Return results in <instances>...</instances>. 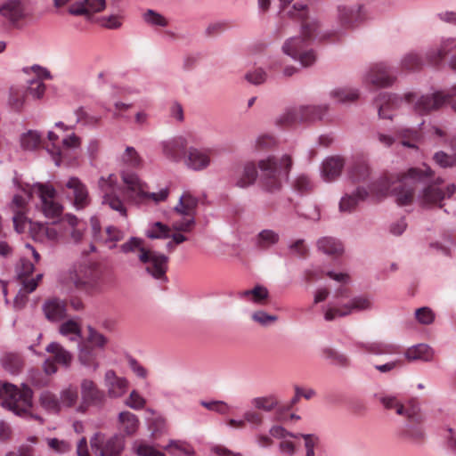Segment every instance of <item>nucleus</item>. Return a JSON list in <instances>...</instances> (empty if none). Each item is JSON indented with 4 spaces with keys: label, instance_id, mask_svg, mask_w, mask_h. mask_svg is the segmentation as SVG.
I'll use <instances>...</instances> for the list:
<instances>
[{
    "label": "nucleus",
    "instance_id": "1",
    "mask_svg": "<svg viewBox=\"0 0 456 456\" xmlns=\"http://www.w3.org/2000/svg\"><path fill=\"white\" fill-rule=\"evenodd\" d=\"M18 192L13 196L10 208L13 212L12 221L17 232H25L28 227L26 216L28 204L31 199L32 193H36L39 198L38 208L47 219H55L60 217L63 212V206L57 200V191L54 187L49 183H21L14 179Z\"/></svg>",
    "mask_w": 456,
    "mask_h": 456
},
{
    "label": "nucleus",
    "instance_id": "2",
    "mask_svg": "<svg viewBox=\"0 0 456 456\" xmlns=\"http://www.w3.org/2000/svg\"><path fill=\"white\" fill-rule=\"evenodd\" d=\"M430 172L429 167L423 166L420 168L411 167L400 173L386 174L371 181L373 198L380 200L393 192L399 205L407 206L412 202L414 193L412 189L406 186L429 176Z\"/></svg>",
    "mask_w": 456,
    "mask_h": 456
},
{
    "label": "nucleus",
    "instance_id": "3",
    "mask_svg": "<svg viewBox=\"0 0 456 456\" xmlns=\"http://www.w3.org/2000/svg\"><path fill=\"white\" fill-rule=\"evenodd\" d=\"M300 25V36L288 38L281 46L282 53L302 67L312 66L316 61L315 52L309 42L319 36L320 24L315 19L297 22Z\"/></svg>",
    "mask_w": 456,
    "mask_h": 456
},
{
    "label": "nucleus",
    "instance_id": "4",
    "mask_svg": "<svg viewBox=\"0 0 456 456\" xmlns=\"http://www.w3.org/2000/svg\"><path fill=\"white\" fill-rule=\"evenodd\" d=\"M120 252L125 255L136 254L138 260L144 265L145 271L154 279L166 281L168 257L161 253L152 251L145 247L144 240L130 237L120 245Z\"/></svg>",
    "mask_w": 456,
    "mask_h": 456
},
{
    "label": "nucleus",
    "instance_id": "5",
    "mask_svg": "<svg viewBox=\"0 0 456 456\" xmlns=\"http://www.w3.org/2000/svg\"><path fill=\"white\" fill-rule=\"evenodd\" d=\"M293 159L288 152L268 155L258 161L264 187L270 191L280 188L287 179L292 167Z\"/></svg>",
    "mask_w": 456,
    "mask_h": 456
},
{
    "label": "nucleus",
    "instance_id": "6",
    "mask_svg": "<svg viewBox=\"0 0 456 456\" xmlns=\"http://www.w3.org/2000/svg\"><path fill=\"white\" fill-rule=\"evenodd\" d=\"M383 407L390 413L403 416L408 420L416 423L409 425L403 432V438L414 444L425 441L426 435L422 426L423 416L417 401H382Z\"/></svg>",
    "mask_w": 456,
    "mask_h": 456
},
{
    "label": "nucleus",
    "instance_id": "7",
    "mask_svg": "<svg viewBox=\"0 0 456 456\" xmlns=\"http://www.w3.org/2000/svg\"><path fill=\"white\" fill-rule=\"evenodd\" d=\"M47 138L50 143L47 144L46 150L51 154L55 165H70L75 159L73 152L81 146L80 137L73 132L63 135L54 131H49Z\"/></svg>",
    "mask_w": 456,
    "mask_h": 456
},
{
    "label": "nucleus",
    "instance_id": "8",
    "mask_svg": "<svg viewBox=\"0 0 456 456\" xmlns=\"http://www.w3.org/2000/svg\"><path fill=\"white\" fill-rule=\"evenodd\" d=\"M373 305V299L370 297H349L346 292H341L324 310V318L327 321H332L355 312L370 311Z\"/></svg>",
    "mask_w": 456,
    "mask_h": 456
},
{
    "label": "nucleus",
    "instance_id": "9",
    "mask_svg": "<svg viewBox=\"0 0 456 456\" xmlns=\"http://www.w3.org/2000/svg\"><path fill=\"white\" fill-rule=\"evenodd\" d=\"M199 205V198L189 191H183L173 212L179 218H171V226L174 232H190L196 222L195 216Z\"/></svg>",
    "mask_w": 456,
    "mask_h": 456
},
{
    "label": "nucleus",
    "instance_id": "10",
    "mask_svg": "<svg viewBox=\"0 0 456 456\" xmlns=\"http://www.w3.org/2000/svg\"><path fill=\"white\" fill-rule=\"evenodd\" d=\"M98 187L102 196V205L108 206L112 210L118 212L121 216H126V208L123 200L118 195L120 187L118 176L110 174L107 176H101L98 181Z\"/></svg>",
    "mask_w": 456,
    "mask_h": 456
},
{
    "label": "nucleus",
    "instance_id": "11",
    "mask_svg": "<svg viewBox=\"0 0 456 456\" xmlns=\"http://www.w3.org/2000/svg\"><path fill=\"white\" fill-rule=\"evenodd\" d=\"M453 96H456V86L452 87L447 94L443 92H436L426 95L409 94L406 95V101L414 105L416 112L424 115L440 108L446 102L447 99Z\"/></svg>",
    "mask_w": 456,
    "mask_h": 456
},
{
    "label": "nucleus",
    "instance_id": "12",
    "mask_svg": "<svg viewBox=\"0 0 456 456\" xmlns=\"http://www.w3.org/2000/svg\"><path fill=\"white\" fill-rule=\"evenodd\" d=\"M395 77V71L389 65L379 62L371 65L364 72L362 82L375 87H388L394 84Z\"/></svg>",
    "mask_w": 456,
    "mask_h": 456
},
{
    "label": "nucleus",
    "instance_id": "13",
    "mask_svg": "<svg viewBox=\"0 0 456 456\" xmlns=\"http://www.w3.org/2000/svg\"><path fill=\"white\" fill-rule=\"evenodd\" d=\"M91 448L97 456H120L125 441L119 436H113L109 438L101 434H95L90 440Z\"/></svg>",
    "mask_w": 456,
    "mask_h": 456
},
{
    "label": "nucleus",
    "instance_id": "14",
    "mask_svg": "<svg viewBox=\"0 0 456 456\" xmlns=\"http://www.w3.org/2000/svg\"><path fill=\"white\" fill-rule=\"evenodd\" d=\"M184 167L193 172L208 169L212 164L210 149L191 146L183 155Z\"/></svg>",
    "mask_w": 456,
    "mask_h": 456
},
{
    "label": "nucleus",
    "instance_id": "15",
    "mask_svg": "<svg viewBox=\"0 0 456 456\" xmlns=\"http://www.w3.org/2000/svg\"><path fill=\"white\" fill-rule=\"evenodd\" d=\"M455 191L456 186L452 183L441 185L435 183L425 187L419 192L418 200L423 207L436 206L446 197H451Z\"/></svg>",
    "mask_w": 456,
    "mask_h": 456
},
{
    "label": "nucleus",
    "instance_id": "16",
    "mask_svg": "<svg viewBox=\"0 0 456 456\" xmlns=\"http://www.w3.org/2000/svg\"><path fill=\"white\" fill-rule=\"evenodd\" d=\"M327 111L326 106L307 105L288 109L281 116V122L292 123L321 118Z\"/></svg>",
    "mask_w": 456,
    "mask_h": 456
},
{
    "label": "nucleus",
    "instance_id": "17",
    "mask_svg": "<svg viewBox=\"0 0 456 456\" xmlns=\"http://www.w3.org/2000/svg\"><path fill=\"white\" fill-rule=\"evenodd\" d=\"M452 52H456V37H443L426 51L425 61L430 65H437Z\"/></svg>",
    "mask_w": 456,
    "mask_h": 456
},
{
    "label": "nucleus",
    "instance_id": "18",
    "mask_svg": "<svg viewBox=\"0 0 456 456\" xmlns=\"http://www.w3.org/2000/svg\"><path fill=\"white\" fill-rule=\"evenodd\" d=\"M293 401H256V407L265 411H274L278 421L298 419L299 417L291 412Z\"/></svg>",
    "mask_w": 456,
    "mask_h": 456
},
{
    "label": "nucleus",
    "instance_id": "19",
    "mask_svg": "<svg viewBox=\"0 0 456 456\" xmlns=\"http://www.w3.org/2000/svg\"><path fill=\"white\" fill-rule=\"evenodd\" d=\"M0 16L11 25L18 27L28 12L21 0H5L0 4Z\"/></svg>",
    "mask_w": 456,
    "mask_h": 456
},
{
    "label": "nucleus",
    "instance_id": "20",
    "mask_svg": "<svg viewBox=\"0 0 456 456\" xmlns=\"http://www.w3.org/2000/svg\"><path fill=\"white\" fill-rule=\"evenodd\" d=\"M188 141L184 136H175L161 142L160 149L163 156L169 161L178 163L183 160L182 153L187 150Z\"/></svg>",
    "mask_w": 456,
    "mask_h": 456
},
{
    "label": "nucleus",
    "instance_id": "21",
    "mask_svg": "<svg viewBox=\"0 0 456 456\" xmlns=\"http://www.w3.org/2000/svg\"><path fill=\"white\" fill-rule=\"evenodd\" d=\"M280 16L281 19H288L292 23L310 20L308 17V8L302 3H293V0H279Z\"/></svg>",
    "mask_w": 456,
    "mask_h": 456
},
{
    "label": "nucleus",
    "instance_id": "22",
    "mask_svg": "<svg viewBox=\"0 0 456 456\" xmlns=\"http://www.w3.org/2000/svg\"><path fill=\"white\" fill-rule=\"evenodd\" d=\"M103 385L110 397L119 398L127 393L129 381L125 377L118 376L113 370H108L104 373Z\"/></svg>",
    "mask_w": 456,
    "mask_h": 456
},
{
    "label": "nucleus",
    "instance_id": "23",
    "mask_svg": "<svg viewBox=\"0 0 456 456\" xmlns=\"http://www.w3.org/2000/svg\"><path fill=\"white\" fill-rule=\"evenodd\" d=\"M29 232L35 240L41 242L51 241L53 243L61 242V233L53 224H42L37 222L28 221Z\"/></svg>",
    "mask_w": 456,
    "mask_h": 456
},
{
    "label": "nucleus",
    "instance_id": "24",
    "mask_svg": "<svg viewBox=\"0 0 456 456\" xmlns=\"http://www.w3.org/2000/svg\"><path fill=\"white\" fill-rule=\"evenodd\" d=\"M106 8V0H81L69 7V12L75 16H90L102 12Z\"/></svg>",
    "mask_w": 456,
    "mask_h": 456
},
{
    "label": "nucleus",
    "instance_id": "25",
    "mask_svg": "<svg viewBox=\"0 0 456 456\" xmlns=\"http://www.w3.org/2000/svg\"><path fill=\"white\" fill-rule=\"evenodd\" d=\"M372 197L371 193V182L369 183L368 188L358 187L352 194H346L339 201L340 212H351L354 210L360 201Z\"/></svg>",
    "mask_w": 456,
    "mask_h": 456
},
{
    "label": "nucleus",
    "instance_id": "26",
    "mask_svg": "<svg viewBox=\"0 0 456 456\" xmlns=\"http://www.w3.org/2000/svg\"><path fill=\"white\" fill-rule=\"evenodd\" d=\"M270 434L273 437L281 440L279 448L282 453L288 456L294 455L296 445L292 439H297L302 435L290 433L281 426H273L270 429Z\"/></svg>",
    "mask_w": 456,
    "mask_h": 456
},
{
    "label": "nucleus",
    "instance_id": "27",
    "mask_svg": "<svg viewBox=\"0 0 456 456\" xmlns=\"http://www.w3.org/2000/svg\"><path fill=\"white\" fill-rule=\"evenodd\" d=\"M70 190L74 198V206L77 209L84 208L89 204V194L86 186L77 177H69L65 183Z\"/></svg>",
    "mask_w": 456,
    "mask_h": 456
},
{
    "label": "nucleus",
    "instance_id": "28",
    "mask_svg": "<svg viewBox=\"0 0 456 456\" xmlns=\"http://www.w3.org/2000/svg\"><path fill=\"white\" fill-rule=\"evenodd\" d=\"M31 388L21 384L20 387L7 381L0 380V399H31Z\"/></svg>",
    "mask_w": 456,
    "mask_h": 456
},
{
    "label": "nucleus",
    "instance_id": "29",
    "mask_svg": "<svg viewBox=\"0 0 456 456\" xmlns=\"http://www.w3.org/2000/svg\"><path fill=\"white\" fill-rule=\"evenodd\" d=\"M236 297L244 303L263 305L269 297V291L265 286L256 285L252 289L237 292Z\"/></svg>",
    "mask_w": 456,
    "mask_h": 456
},
{
    "label": "nucleus",
    "instance_id": "30",
    "mask_svg": "<svg viewBox=\"0 0 456 456\" xmlns=\"http://www.w3.org/2000/svg\"><path fill=\"white\" fill-rule=\"evenodd\" d=\"M404 357L409 362H428L433 361L435 350L429 345L420 343L408 347L404 352Z\"/></svg>",
    "mask_w": 456,
    "mask_h": 456
},
{
    "label": "nucleus",
    "instance_id": "31",
    "mask_svg": "<svg viewBox=\"0 0 456 456\" xmlns=\"http://www.w3.org/2000/svg\"><path fill=\"white\" fill-rule=\"evenodd\" d=\"M344 167V159L340 156H332L325 159L322 164L321 175L326 182L338 177Z\"/></svg>",
    "mask_w": 456,
    "mask_h": 456
},
{
    "label": "nucleus",
    "instance_id": "32",
    "mask_svg": "<svg viewBox=\"0 0 456 456\" xmlns=\"http://www.w3.org/2000/svg\"><path fill=\"white\" fill-rule=\"evenodd\" d=\"M70 279L77 289H89L93 287L94 277L90 266L79 265L70 273Z\"/></svg>",
    "mask_w": 456,
    "mask_h": 456
},
{
    "label": "nucleus",
    "instance_id": "33",
    "mask_svg": "<svg viewBox=\"0 0 456 456\" xmlns=\"http://www.w3.org/2000/svg\"><path fill=\"white\" fill-rule=\"evenodd\" d=\"M121 177L130 197L141 198L142 194H145L146 184L139 178L137 174L123 171Z\"/></svg>",
    "mask_w": 456,
    "mask_h": 456
},
{
    "label": "nucleus",
    "instance_id": "34",
    "mask_svg": "<svg viewBox=\"0 0 456 456\" xmlns=\"http://www.w3.org/2000/svg\"><path fill=\"white\" fill-rule=\"evenodd\" d=\"M3 408L13 412L15 415L23 418L37 419L34 413L33 401H1Z\"/></svg>",
    "mask_w": 456,
    "mask_h": 456
},
{
    "label": "nucleus",
    "instance_id": "35",
    "mask_svg": "<svg viewBox=\"0 0 456 456\" xmlns=\"http://www.w3.org/2000/svg\"><path fill=\"white\" fill-rule=\"evenodd\" d=\"M64 221L69 228L68 242L79 243L86 229V224L71 214L65 215Z\"/></svg>",
    "mask_w": 456,
    "mask_h": 456
},
{
    "label": "nucleus",
    "instance_id": "36",
    "mask_svg": "<svg viewBox=\"0 0 456 456\" xmlns=\"http://www.w3.org/2000/svg\"><path fill=\"white\" fill-rule=\"evenodd\" d=\"M257 177V169L254 162H247L234 178V185L244 189L252 185Z\"/></svg>",
    "mask_w": 456,
    "mask_h": 456
},
{
    "label": "nucleus",
    "instance_id": "37",
    "mask_svg": "<svg viewBox=\"0 0 456 456\" xmlns=\"http://www.w3.org/2000/svg\"><path fill=\"white\" fill-rule=\"evenodd\" d=\"M338 17L340 22L344 25L352 26L354 23L361 21L364 15L362 7L359 5H339L338 8Z\"/></svg>",
    "mask_w": 456,
    "mask_h": 456
},
{
    "label": "nucleus",
    "instance_id": "38",
    "mask_svg": "<svg viewBox=\"0 0 456 456\" xmlns=\"http://www.w3.org/2000/svg\"><path fill=\"white\" fill-rule=\"evenodd\" d=\"M330 97L338 103H350L359 99L360 91L356 87L338 86L330 92Z\"/></svg>",
    "mask_w": 456,
    "mask_h": 456
},
{
    "label": "nucleus",
    "instance_id": "39",
    "mask_svg": "<svg viewBox=\"0 0 456 456\" xmlns=\"http://www.w3.org/2000/svg\"><path fill=\"white\" fill-rule=\"evenodd\" d=\"M318 249L325 255L338 256L344 252L343 244L332 237H323L317 241Z\"/></svg>",
    "mask_w": 456,
    "mask_h": 456
},
{
    "label": "nucleus",
    "instance_id": "40",
    "mask_svg": "<svg viewBox=\"0 0 456 456\" xmlns=\"http://www.w3.org/2000/svg\"><path fill=\"white\" fill-rule=\"evenodd\" d=\"M44 312L46 318L53 322H57L64 318L66 314V306L63 301L59 299L48 300L44 305Z\"/></svg>",
    "mask_w": 456,
    "mask_h": 456
},
{
    "label": "nucleus",
    "instance_id": "41",
    "mask_svg": "<svg viewBox=\"0 0 456 456\" xmlns=\"http://www.w3.org/2000/svg\"><path fill=\"white\" fill-rule=\"evenodd\" d=\"M120 161L132 168H140L143 165V159L133 146H126L119 157Z\"/></svg>",
    "mask_w": 456,
    "mask_h": 456
},
{
    "label": "nucleus",
    "instance_id": "42",
    "mask_svg": "<svg viewBox=\"0 0 456 456\" xmlns=\"http://www.w3.org/2000/svg\"><path fill=\"white\" fill-rule=\"evenodd\" d=\"M42 143V134L37 130H28L20 136V144L24 151H34Z\"/></svg>",
    "mask_w": 456,
    "mask_h": 456
},
{
    "label": "nucleus",
    "instance_id": "43",
    "mask_svg": "<svg viewBox=\"0 0 456 456\" xmlns=\"http://www.w3.org/2000/svg\"><path fill=\"white\" fill-rule=\"evenodd\" d=\"M60 333L67 338L69 341L80 344L81 328L77 322L69 320L63 322L59 329Z\"/></svg>",
    "mask_w": 456,
    "mask_h": 456
},
{
    "label": "nucleus",
    "instance_id": "44",
    "mask_svg": "<svg viewBox=\"0 0 456 456\" xmlns=\"http://www.w3.org/2000/svg\"><path fill=\"white\" fill-rule=\"evenodd\" d=\"M77 346L79 362L84 367L95 371L100 366L96 354L86 346H81L80 344Z\"/></svg>",
    "mask_w": 456,
    "mask_h": 456
},
{
    "label": "nucleus",
    "instance_id": "45",
    "mask_svg": "<svg viewBox=\"0 0 456 456\" xmlns=\"http://www.w3.org/2000/svg\"><path fill=\"white\" fill-rule=\"evenodd\" d=\"M119 428L127 436L134 435L139 426V420L136 416L129 411H122L118 415Z\"/></svg>",
    "mask_w": 456,
    "mask_h": 456
},
{
    "label": "nucleus",
    "instance_id": "46",
    "mask_svg": "<svg viewBox=\"0 0 456 456\" xmlns=\"http://www.w3.org/2000/svg\"><path fill=\"white\" fill-rule=\"evenodd\" d=\"M45 350L54 355V360L60 364L69 366L72 361V354L57 342L50 343Z\"/></svg>",
    "mask_w": 456,
    "mask_h": 456
},
{
    "label": "nucleus",
    "instance_id": "47",
    "mask_svg": "<svg viewBox=\"0 0 456 456\" xmlns=\"http://www.w3.org/2000/svg\"><path fill=\"white\" fill-rule=\"evenodd\" d=\"M172 226H168L161 222L151 223L145 231V235L150 239H167L170 237Z\"/></svg>",
    "mask_w": 456,
    "mask_h": 456
},
{
    "label": "nucleus",
    "instance_id": "48",
    "mask_svg": "<svg viewBox=\"0 0 456 456\" xmlns=\"http://www.w3.org/2000/svg\"><path fill=\"white\" fill-rule=\"evenodd\" d=\"M163 450L173 456H181L183 454L191 456L194 452L192 447L188 443L181 440H170L163 447Z\"/></svg>",
    "mask_w": 456,
    "mask_h": 456
},
{
    "label": "nucleus",
    "instance_id": "49",
    "mask_svg": "<svg viewBox=\"0 0 456 456\" xmlns=\"http://www.w3.org/2000/svg\"><path fill=\"white\" fill-rule=\"evenodd\" d=\"M22 364V360L17 354L7 353L1 358L2 367L12 374H17L21 370Z\"/></svg>",
    "mask_w": 456,
    "mask_h": 456
},
{
    "label": "nucleus",
    "instance_id": "50",
    "mask_svg": "<svg viewBox=\"0 0 456 456\" xmlns=\"http://www.w3.org/2000/svg\"><path fill=\"white\" fill-rule=\"evenodd\" d=\"M279 240L280 235L278 232L271 229H265L257 234L256 243L261 248H269L277 244Z\"/></svg>",
    "mask_w": 456,
    "mask_h": 456
},
{
    "label": "nucleus",
    "instance_id": "51",
    "mask_svg": "<svg viewBox=\"0 0 456 456\" xmlns=\"http://www.w3.org/2000/svg\"><path fill=\"white\" fill-rule=\"evenodd\" d=\"M78 392L81 399H96L100 395L98 386L90 379L81 380Z\"/></svg>",
    "mask_w": 456,
    "mask_h": 456
},
{
    "label": "nucleus",
    "instance_id": "52",
    "mask_svg": "<svg viewBox=\"0 0 456 456\" xmlns=\"http://www.w3.org/2000/svg\"><path fill=\"white\" fill-rule=\"evenodd\" d=\"M367 352L377 355L394 354L398 352V346L391 343L374 341L367 345Z\"/></svg>",
    "mask_w": 456,
    "mask_h": 456
},
{
    "label": "nucleus",
    "instance_id": "53",
    "mask_svg": "<svg viewBox=\"0 0 456 456\" xmlns=\"http://www.w3.org/2000/svg\"><path fill=\"white\" fill-rule=\"evenodd\" d=\"M134 448L138 456H166L164 452L158 450L144 440L135 441Z\"/></svg>",
    "mask_w": 456,
    "mask_h": 456
},
{
    "label": "nucleus",
    "instance_id": "54",
    "mask_svg": "<svg viewBox=\"0 0 456 456\" xmlns=\"http://www.w3.org/2000/svg\"><path fill=\"white\" fill-rule=\"evenodd\" d=\"M370 173V167L365 162H358L351 167L349 176L354 182H366Z\"/></svg>",
    "mask_w": 456,
    "mask_h": 456
},
{
    "label": "nucleus",
    "instance_id": "55",
    "mask_svg": "<svg viewBox=\"0 0 456 456\" xmlns=\"http://www.w3.org/2000/svg\"><path fill=\"white\" fill-rule=\"evenodd\" d=\"M383 100L379 107V116L381 118H391L390 110L398 107L400 99L397 96L384 95Z\"/></svg>",
    "mask_w": 456,
    "mask_h": 456
},
{
    "label": "nucleus",
    "instance_id": "56",
    "mask_svg": "<svg viewBox=\"0 0 456 456\" xmlns=\"http://www.w3.org/2000/svg\"><path fill=\"white\" fill-rule=\"evenodd\" d=\"M105 232L107 237L103 240V243L110 249L116 248L117 243L125 237V232L115 226H108Z\"/></svg>",
    "mask_w": 456,
    "mask_h": 456
},
{
    "label": "nucleus",
    "instance_id": "57",
    "mask_svg": "<svg viewBox=\"0 0 456 456\" xmlns=\"http://www.w3.org/2000/svg\"><path fill=\"white\" fill-rule=\"evenodd\" d=\"M142 19L145 23L152 27H166L167 25V20L162 14L151 9L142 14Z\"/></svg>",
    "mask_w": 456,
    "mask_h": 456
},
{
    "label": "nucleus",
    "instance_id": "58",
    "mask_svg": "<svg viewBox=\"0 0 456 456\" xmlns=\"http://www.w3.org/2000/svg\"><path fill=\"white\" fill-rule=\"evenodd\" d=\"M251 320L263 326L267 327L278 321V316L275 314H269L264 310H257L251 314Z\"/></svg>",
    "mask_w": 456,
    "mask_h": 456
},
{
    "label": "nucleus",
    "instance_id": "59",
    "mask_svg": "<svg viewBox=\"0 0 456 456\" xmlns=\"http://www.w3.org/2000/svg\"><path fill=\"white\" fill-rule=\"evenodd\" d=\"M46 86L40 79H30L27 88V94L34 99H41L45 93Z\"/></svg>",
    "mask_w": 456,
    "mask_h": 456
},
{
    "label": "nucleus",
    "instance_id": "60",
    "mask_svg": "<svg viewBox=\"0 0 456 456\" xmlns=\"http://www.w3.org/2000/svg\"><path fill=\"white\" fill-rule=\"evenodd\" d=\"M99 24L109 29L119 28L122 25V15L120 13L104 15L99 19Z\"/></svg>",
    "mask_w": 456,
    "mask_h": 456
},
{
    "label": "nucleus",
    "instance_id": "61",
    "mask_svg": "<svg viewBox=\"0 0 456 456\" xmlns=\"http://www.w3.org/2000/svg\"><path fill=\"white\" fill-rule=\"evenodd\" d=\"M245 79L252 85H261L267 79V73L263 68H256L245 74Z\"/></svg>",
    "mask_w": 456,
    "mask_h": 456
},
{
    "label": "nucleus",
    "instance_id": "62",
    "mask_svg": "<svg viewBox=\"0 0 456 456\" xmlns=\"http://www.w3.org/2000/svg\"><path fill=\"white\" fill-rule=\"evenodd\" d=\"M422 64L423 60L415 53H409L401 60V66L408 70L419 69Z\"/></svg>",
    "mask_w": 456,
    "mask_h": 456
},
{
    "label": "nucleus",
    "instance_id": "63",
    "mask_svg": "<svg viewBox=\"0 0 456 456\" xmlns=\"http://www.w3.org/2000/svg\"><path fill=\"white\" fill-rule=\"evenodd\" d=\"M453 245V240L450 237H444L441 241L436 240L429 244V248L440 254L448 256L451 253V247Z\"/></svg>",
    "mask_w": 456,
    "mask_h": 456
},
{
    "label": "nucleus",
    "instance_id": "64",
    "mask_svg": "<svg viewBox=\"0 0 456 456\" xmlns=\"http://www.w3.org/2000/svg\"><path fill=\"white\" fill-rule=\"evenodd\" d=\"M87 341L91 343L94 347L100 349H103L107 344L106 337L91 326L88 327Z\"/></svg>",
    "mask_w": 456,
    "mask_h": 456
}]
</instances>
